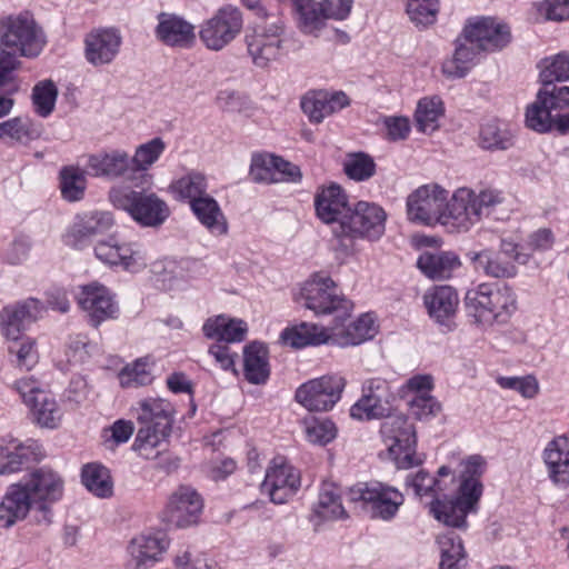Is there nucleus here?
Returning a JSON list of instances; mask_svg holds the SVG:
<instances>
[{
    "label": "nucleus",
    "mask_w": 569,
    "mask_h": 569,
    "mask_svg": "<svg viewBox=\"0 0 569 569\" xmlns=\"http://www.w3.org/2000/svg\"><path fill=\"white\" fill-rule=\"evenodd\" d=\"M463 302L467 317L482 329L506 323L517 310V296L510 287L487 282L468 289Z\"/></svg>",
    "instance_id": "2"
},
{
    "label": "nucleus",
    "mask_w": 569,
    "mask_h": 569,
    "mask_svg": "<svg viewBox=\"0 0 569 569\" xmlns=\"http://www.w3.org/2000/svg\"><path fill=\"white\" fill-rule=\"evenodd\" d=\"M406 483L413 489L415 495L418 497L436 496L445 490L441 481L425 470H419L415 475H409L406 479Z\"/></svg>",
    "instance_id": "61"
},
{
    "label": "nucleus",
    "mask_w": 569,
    "mask_h": 569,
    "mask_svg": "<svg viewBox=\"0 0 569 569\" xmlns=\"http://www.w3.org/2000/svg\"><path fill=\"white\" fill-rule=\"evenodd\" d=\"M268 348L260 342H252L243 350V375L253 385H263L270 376Z\"/></svg>",
    "instance_id": "36"
},
{
    "label": "nucleus",
    "mask_w": 569,
    "mask_h": 569,
    "mask_svg": "<svg viewBox=\"0 0 569 569\" xmlns=\"http://www.w3.org/2000/svg\"><path fill=\"white\" fill-rule=\"evenodd\" d=\"M417 266L431 279H448L460 267V261L453 252H425L418 258Z\"/></svg>",
    "instance_id": "39"
},
{
    "label": "nucleus",
    "mask_w": 569,
    "mask_h": 569,
    "mask_svg": "<svg viewBox=\"0 0 569 569\" xmlns=\"http://www.w3.org/2000/svg\"><path fill=\"white\" fill-rule=\"evenodd\" d=\"M164 149V141L158 137L137 147L133 157H131L136 179L139 173L143 176V172L158 161Z\"/></svg>",
    "instance_id": "50"
},
{
    "label": "nucleus",
    "mask_w": 569,
    "mask_h": 569,
    "mask_svg": "<svg viewBox=\"0 0 569 569\" xmlns=\"http://www.w3.org/2000/svg\"><path fill=\"white\" fill-rule=\"evenodd\" d=\"M274 156L268 153H258L252 157L250 164V177L258 183H277L280 178L274 171Z\"/></svg>",
    "instance_id": "58"
},
{
    "label": "nucleus",
    "mask_w": 569,
    "mask_h": 569,
    "mask_svg": "<svg viewBox=\"0 0 569 569\" xmlns=\"http://www.w3.org/2000/svg\"><path fill=\"white\" fill-rule=\"evenodd\" d=\"M77 301L93 327L114 318L118 306L104 286L93 282L82 286L77 293Z\"/></svg>",
    "instance_id": "20"
},
{
    "label": "nucleus",
    "mask_w": 569,
    "mask_h": 569,
    "mask_svg": "<svg viewBox=\"0 0 569 569\" xmlns=\"http://www.w3.org/2000/svg\"><path fill=\"white\" fill-rule=\"evenodd\" d=\"M169 543L163 535H140L128 547L129 569H150L167 550Z\"/></svg>",
    "instance_id": "27"
},
{
    "label": "nucleus",
    "mask_w": 569,
    "mask_h": 569,
    "mask_svg": "<svg viewBox=\"0 0 569 569\" xmlns=\"http://www.w3.org/2000/svg\"><path fill=\"white\" fill-rule=\"evenodd\" d=\"M461 465V481L457 498L445 501L436 498L430 506V512L438 521L453 528L466 527L467 515L475 510L483 490L480 477L485 470V459L476 455Z\"/></svg>",
    "instance_id": "1"
},
{
    "label": "nucleus",
    "mask_w": 569,
    "mask_h": 569,
    "mask_svg": "<svg viewBox=\"0 0 569 569\" xmlns=\"http://www.w3.org/2000/svg\"><path fill=\"white\" fill-rule=\"evenodd\" d=\"M191 211L199 222L212 234L222 236L228 231L227 219L218 203L210 194L194 200L190 204Z\"/></svg>",
    "instance_id": "35"
},
{
    "label": "nucleus",
    "mask_w": 569,
    "mask_h": 569,
    "mask_svg": "<svg viewBox=\"0 0 569 569\" xmlns=\"http://www.w3.org/2000/svg\"><path fill=\"white\" fill-rule=\"evenodd\" d=\"M156 37L169 47H190L194 39V27L182 17L161 12L158 14Z\"/></svg>",
    "instance_id": "31"
},
{
    "label": "nucleus",
    "mask_w": 569,
    "mask_h": 569,
    "mask_svg": "<svg viewBox=\"0 0 569 569\" xmlns=\"http://www.w3.org/2000/svg\"><path fill=\"white\" fill-rule=\"evenodd\" d=\"M315 515L323 520H337L347 517L341 502L339 488L333 483H325L320 490Z\"/></svg>",
    "instance_id": "43"
},
{
    "label": "nucleus",
    "mask_w": 569,
    "mask_h": 569,
    "mask_svg": "<svg viewBox=\"0 0 569 569\" xmlns=\"http://www.w3.org/2000/svg\"><path fill=\"white\" fill-rule=\"evenodd\" d=\"M174 193L182 200H188L189 204L197 199L207 196V179L204 174L192 171L174 181L171 186Z\"/></svg>",
    "instance_id": "49"
},
{
    "label": "nucleus",
    "mask_w": 569,
    "mask_h": 569,
    "mask_svg": "<svg viewBox=\"0 0 569 569\" xmlns=\"http://www.w3.org/2000/svg\"><path fill=\"white\" fill-rule=\"evenodd\" d=\"M387 213L375 202L358 201L342 220L341 230H333L337 237L379 240L386 231Z\"/></svg>",
    "instance_id": "11"
},
{
    "label": "nucleus",
    "mask_w": 569,
    "mask_h": 569,
    "mask_svg": "<svg viewBox=\"0 0 569 569\" xmlns=\"http://www.w3.org/2000/svg\"><path fill=\"white\" fill-rule=\"evenodd\" d=\"M96 257L106 264L120 266L123 270L136 273L148 264L146 248L138 242L118 243L113 239L100 241L94 247Z\"/></svg>",
    "instance_id": "16"
},
{
    "label": "nucleus",
    "mask_w": 569,
    "mask_h": 569,
    "mask_svg": "<svg viewBox=\"0 0 569 569\" xmlns=\"http://www.w3.org/2000/svg\"><path fill=\"white\" fill-rule=\"evenodd\" d=\"M37 137L38 132L32 128L28 119L16 117L0 123V139L22 142Z\"/></svg>",
    "instance_id": "59"
},
{
    "label": "nucleus",
    "mask_w": 569,
    "mask_h": 569,
    "mask_svg": "<svg viewBox=\"0 0 569 569\" xmlns=\"http://www.w3.org/2000/svg\"><path fill=\"white\" fill-rule=\"evenodd\" d=\"M22 482L28 486L41 513L42 518L37 520L50 522L51 512L46 502H53L61 497L63 487L61 478L50 469L40 468L32 471L28 479H22Z\"/></svg>",
    "instance_id": "21"
},
{
    "label": "nucleus",
    "mask_w": 569,
    "mask_h": 569,
    "mask_svg": "<svg viewBox=\"0 0 569 569\" xmlns=\"http://www.w3.org/2000/svg\"><path fill=\"white\" fill-rule=\"evenodd\" d=\"M346 93L328 91H310L301 99V109L311 122L320 123L326 117L331 116L349 106Z\"/></svg>",
    "instance_id": "32"
},
{
    "label": "nucleus",
    "mask_w": 569,
    "mask_h": 569,
    "mask_svg": "<svg viewBox=\"0 0 569 569\" xmlns=\"http://www.w3.org/2000/svg\"><path fill=\"white\" fill-rule=\"evenodd\" d=\"M409 413L418 420H429L441 411L440 402L432 396H413L408 400Z\"/></svg>",
    "instance_id": "62"
},
{
    "label": "nucleus",
    "mask_w": 569,
    "mask_h": 569,
    "mask_svg": "<svg viewBox=\"0 0 569 569\" xmlns=\"http://www.w3.org/2000/svg\"><path fill=\"white\" fill-rule=\"evenodd\" d=\"M46 44V33L31 13L24 11L0 18V49L34 59Z\"/></svg>",
    "instance_id": "5"
},
{
    "label": "nucleus",
    "mask_w": 569,
    "mask_h": 569,
    "mask_svg": "<svg viewBox=\"0 0 569 569\" xmlns=\"http://www.w3.org/2000/svg\"><path fill=\"white\" fill-rule=\"evenodd\" d=\"M136 412L140 428L133 449L146 459L157 457L153 450L170 436L174 409L164 399L147 398L138 402Z\"/></svg>",
    "instance_id": "4"
},
{
    "label": "nucleus",
    "mask_w": 569,
    "mask_h": 569,
    "mask_svg": "<svg viewBox=\"0 0 569 569\" xmlns=\"http://www.w3.org/2000/svg\"><path fill=\"white\" fill-rule=\"evenodd\" d=\"M21 398L22 402L29 408L34 405L46 390L41 383L33 377H22L17 379L10 386Z\"/></svg>",
    "instance_id": "64"
},
{
    "label": "nucleus",
    "mask_w": 569,
    "mask_h": 569,
    "mask_svg": "<svg viewBox=\"0 0 569 569\" xmlns=\"http://www.w3.org/2000/svg\"><path fill=\"white\" fill-rule=\"evenodd\" d=\"M37 506L29 488L22 480L7 489L0 503V527L10 528L26 518L32 506Z\"/></svg>",
    "instance_id": "28"
},
{
    "label": "nucleus",
    "mask_w": 569,
    "mask_h": 569,
    "mask_svg": "<svg viewBox=\"0 0 569 569\" xmlns=\"http://www.w3.org/2000/svg\"><path fill=\"white\" fill-rule=\"evenodd\" d=\"M346 320L347 318L343 321H337L332 327V343L340 347L357 346L372 339L377 332L375 319L368 313L360 316L348 326H345Z\"/></svg>",
    "instance_id": "33"
},
{
    "label": "nucleus",
    "mask_w": 569,
    "mask_h": 569,
    "mask_svg": "<svg viewBox=\"0 0 569 569\" xmlns=\"http://www.w3.org/2000/svg\"><path fill=\"white\" fill-rule=\"evenodd\" d=\"M343 171L355 181L369 180L376 173V163L371 156L365 152H352L346 156Z\"/></svg>",
    "instance_id": "52"
},
{
    "label": "nucleus",
    "mask_w": 569,
    "mask_h": 569,
    "mask_svg": "<svg viewBox=\"0 0 569 569\" xmlns=\"http://www.w3.org/2000/svg\"><path fill=\"white\" fill-rule=\"evenodd\" d=\"M203 508L201 496L190 486H179L169 497L166 507L167 521L177 528L198 522Z\"/></svg>",
    "instance_id": "18"
},
{
    "label": "nucleus",
    "mask_w": 569,
    "mask_h": 569,
    "mask_svg": "<svg viewBox=\"0 0 569 569\" xmlns=\"http://www.w3.org/2000/svg\"><path fill=\"white\" fill-rule=\"evenodd\" d=\"M81 479L84 487L99 498H109L113 483L109 470L99 463H88L82 468Z\"/></svg>",
    "instance_id": "46"
},
{
    "label": "nucleus",
    "mask_w": 569,
    "mask_h": 569,
    "mask_svg": "<svg viewBox=\"0 0 569 569\" xmlns=\"http://www.w3.org/2000/svg\"><path fill=\"white\" fill-rule=\"evenodd\" d=\"M546 92L538 91L536 100L526 110V124L528 128L545 133L553 128V107L546 100Z\"/></svg>",
    "instance_id": "42"
},
{
    "label": "nucleus",
    "mask_w": 569,
    "mask_h": 569,
    "mask_svg": "<svg viewBox=\"0 0 569 569\" xmlns=\"http://www.w3.org/2000/svg\"><path fill=\"white\" fill-rule=\"evenodd\" d=\"M300 488V472L287 462L283 457H277L267 469L261 483V491L269 495L273 503H286Z\"/></svg>",
    "instance_id": "15"
},
{
    "label": "nucleus",
    "mask_w": 569,
    "mask_h": 569,
    "mask_svg": "<svg viewBox=\"0 0 569 569\" xmlns=\"http://www.w3.org/2000/svg\"><path fill=\"white\" fill-rule=\"evenodd\" d=\"M389 411V403L363 392V396L351 407L350 416L358 420H371L386 417Z\"/></svg>",
    "instance_id": "53"
},
{
    "label": "nucleus",
    "mask_w": 569,
    "mask_h": 569,
    "mask_svg": "<svg viewBox=\"0 0 569 569\" xmlns=\"http://www.w3.org/2000/svg\"><path fill=\"white\" fill-rule=\"evenodd\" d=\"M302 305L315 315L336 313L337 321H343L350 316L353 305L345 298L333 282L325 273L312 274L300 291Z\"/></svg>",
    "instance_id": "8"
},
{
    "label": "nucleus",
    "mask_w": 569,
    "mask_h": 569,
    "mask_svg": "<svg viewBox=\"0 0 569 569\" xmlns=\"http://www.w3.org/2000/svg\"><path fill=\"white\" fill-rule=\"evenodd\" d=\"M119 382L123 388H136L147 386L152 381V375L149 363L144 360H137L132 365L126 366L119 372Z\"/></svg>",
    "instance_id": "57"
},
{
    "label": "nucleus",
    "mask_w": 569,
    "mask_h": 569,
    "mask_svg": "<svg viewBox=\"0 0 569 569\" xmlns=\"http://www.w3.org/2000/svg\"><path fill=\"white\" fill-rule=\"evenodd\" d=\"M315 207L318 218L325 223H338V231L341 230L342 220L351 209L348 203V196L337 183L323 187L315 198Z\"/></svg>",
    "instance_id": "25"
},
{
    "label": "nucleus",
    "mask_w": 569,
    "mask_h": 569,
    "mask_svg": "<svg viewBox=\"0 0 569 569\" xmlns=\"http://www.w3.org/2000/svg\"><path fill=\"white\" fill-rule=\"evenodd\" d=\"M284 345L292 348H303L307 346H318L332 342V328L327 329L315 323L303 322L293 328L286 329L281 333Z\"/></svg>",
    "instance_id": "37"
},
{
    "label": "nucleus",
    "mask_w": 569,
    "mask_h": 569,
    "mask_svg": "<svg viewBox=\"0 0 569 569\" xmlns=\"http://www.w3.org/2000/svg\"><path fill=\"white\" fill-rule=\"evenodd\" d=\"M345 387L343 377L322 376L302 383L296 390L295 399L309 411H328L340 400Z\"/></svg>",
    "instance_id": "14"
},
{
    "label": "nucleus",
    "mask_w": 569,
    "mask_h": 569,
    "mask_svg": "<svg viewBox=\"0 0 569 569\" xmlns=\"http://www.w3.org/2000/svg\"><path fill=\"white\" fill-rule=\"evenodd\" d=\"M423 302L429 316L437 323L451 329V321L459 305L458 293L452 287L436 286L431 288L425 293Z\"/></svg>",
    "instance_id": "30"
},
{
    "label": "nucleus",
    "mask_w": 569,
    "mask_h": 569,
    "mask_svg": "<svg viewBox=\"0 0 569 569\" xmlns=\"http://www.w3.org/2000/svg\"><path fill=\"white\" fill-rule=\"evenodd\" d=\"M441 560L440 569H462L466 551L461 538L453 531H448L438 537Z\"/></svg>",
    "instance_id": "44"
},
{
    "label": "nucleus",
    "mask_w": 569,
    "mask_h": 569,
    "mask_svg": "<svg viewBox=\"0 0 569 569\" xmlns=\"http://www.w3.org/2000/svg\"><path fill=\"white\" fill-rule=\"evenodd\" d=\"M58 88L52 80H42L32 89V102L40 117H48L54 110Z\"/></svg>",
    "instance_id": "54"
},
{
    "label": "nucleus",
    "mask_w": 569,
    "mask_h": 569,
    "mask_svg": "<svg viewBox=\"0 0 569 569\" xmlns=\"http://www.w3.org/2000/svg\"><path fill=\"white\" fill-rule=\"evenodd\" d=\"M87 168L93 177L98 178L124 179L127 181L136 179L131 156L121 149L90 154Z\"/></svg>",
    "instance_id": "22"
},
{
    "label": "nucleus",
    "mask_w": 569,
    "mask_h": 569,
    "mask_svg": "<svg viewBox=\"0 0 569 569\" xmlns=\"http://www.w3.org/2000/svg\"><path fill=\"white\" fill-rule=\"evenodd\" d=\"M505 198L501 191L485 188L479 192L461 187L448 196L443 227L453 232H468L485 217L491 216Z\"/></svg>",
    "instance_id": "3"
},
{
    "label": "nucleus",
    "mask_w": 569,
    "mask_h": 569,
    "mask_svg": "<svg viewBox=\"0 0 569 569\" xmlns=\"http://www.w3.org/2000/svg\"><path fill=\"white\" fill-rule=\"evenodd\" d=\"M497 382L501 388L515 390L527 399H532L539 391V383L532 376L499 377Z\"/></svg>",
    "instance_id": "63"
},
{
    "label": "nucleus",
    "mask_w": 569,
    "mask_h": 569,
    "mask_svg": "<svg viewBox=\"0 0 569 569\" xmlns=\"http://www.w3.org/2000/svg\"><path fill=\"white\" fill-rule=\"evenodd\" d=\"M350 500L361 501L372 519H393L405 502L403 495L395 487L380 481L361 482L349 491Z\"/></svg>",
    "instance_id": "9"
},
{
    "label": "nucleus",
    "mask_w": 569,
    "mask_h": 569,
    "mask_svg": "<svg viewBox=\"0 0 569 569\" xmlns=\"http://www.w3.org/2000/svg\"><path fill=\"white\" fill-rule=\"evenodd\" d=\"M513 144V136L502 123L489 120L481 124L479 146L486 150H507Z\"/></svg>",
    "instance_id": "48"
},
{
    "label": "nucleus",
    "mask_w": 569,
    "mask_h": 569,
    "mask_svg": "<svg viewBox=\"0 0 569 569\" xmlns=\"http://www.w3.org/2000/svg\"><path fill=\"white\" fill-rule=\"evenodd\" d=\"M305 431L308 441L317 445H327L337 437V427L329 419L315 417L303 420Z\"/></svg>",
    "instance_id": "56"
},
{
    "label": "nucleus",
    "mask_w": 569,
    "mask_h": 569,
    "mask_svg": "<svg viewBox=\"0 0 569 569\" xmlns=\"http://www.w3.org/2000/svg\"><path fill=\"white\" fill-rule=\"evenodd\" d=\"M114 208L126 211L142 227L158 228L170 216L166 201L153 192L136 191L123 186H113L108 192Z\"/></svg>",
    "instance_id": "6"
},
{
    "label": "nucleus",
    "mask_w": 569,
    "mask_h": 569,
    "mask_svg": "<svg viewBox=\"0 0 569 569\" xmlns=\"http://www.w3.org/2000/svg\"><path fill=\"white\" fill-rule=\"evenodd\" d=\"M31 413L38 425L44 428H57L61 421L62 412L56 399L47 391L30 407Z\"/></svg>",
    "instance_id": "51"
},
{
    "label": "nucleus",
    "mask_w": 569,
    "mask_h": 569,
    "mask_svg": "<svg viewBox=\"0 0 569 569\" xmlns=\"http://www.w3.org/2000/svg\"><path fill=\"white\" fill-rule=\"evenodd\" d=\"M481 51L482 49H478L476 42L466 37V29H463V36L458 39L453 57L442 64L443 73L448 78H463L476 63L477 56Z\"/></svg>",
    "instance_id": "34"
},
{
    "label": "nucleus",
    "mask_w": 569,
    "mask_h": 569,
    "mask_svg": "<svg viewBox=\"0 0 569 569\" xmlns=\"http://www.w3.org/2000/svg\"><path fill=\"white\" fill-rule=\"evenodd\" d=\"M42 458L41 446L36 440L21 442L14 438H0V476L20 472Z\"/></svg>",
    "instance_id": "17"
},
{
    "label": "nucleus",
    "mask_w": 569,
    "mask_h": 569,
    "mask_svg": "<svg viewBox=\"0 0 569 569\" xmlns=\"http://www.w3.org/2000/svg\"><path fill=\"white\" fill-rule=\"evenodd\" d=\"M60 191L68 202L80 201L87 189L86 172L76 166H66L60 170Z\"/></svg>",
    "instance_id": "47"
},
{
    "label": "nucleus",
    "mask_w": 569,
    "mask_h": 569,
    "mask_svg": "<svg viewBox=\"0 0 569 569\" xmlns=\"http://www.w3.org/2000/svg\"><path fill=\"white\" fill-rule=\"evenodd\" d=\"M293 10L299 28L305 33L313 34L320 31L328 19L322 2L315 0H293Z\"/></svg>",
    "instance_id": "41"
},
{
    "label": "nucleus",
    "mask_w": 569,
    "mask_h": 569,
    "mask_svg": "<svg viewBox=\"0 0 569 569\" xmlns=\"http://www.w3.org/2000/svg\"><path fill=\"white\" fill-rule=\"evenodd\" d=\"M203 335L220 342H240L247 333V325L242 320L228 318L223 315L209 318L203 325Z\"/></svg>",
    "instance_id": "38"
},
{
    "label": "nucleus",
    "mask_w": 569,
    "mask_h": 569,
    "mask_svg": "<svg viewBox=\"0 0 569 569\" xmlns=\"http://www.w3.org/2000/svg\"><path fill=\"white\" fill-rule=\"evenodd\" d=\"M113 224L114 218L110 211H86L76 217L68 237L74 247L81 248L92 238L108 232Z\"/></svg>",
    "instance_id": "24"
},
{
    "label": "nucleus",
    "mask_w": 569,
    "mask_h": 569,
    "mask_svg": "<svg viewBox=\"0 0 569 569\" xmlns=\"http://www.w3.org/2000/svg\"><path fill=\"white\" fill-rule=\"evenodd\" d=\"M465 29L466 37L476 42L478 49L487 52L501 50L511 40L509 27L489 17L469 21Z\"/></svg>",
    "instance_id": "23"
},
{
    "label": "nucleus",
    "mask_w": 569,
    "mask_h": 569,
    "mask_svg": "<svg viewBox=\"0 0 569 569\" xmlns=\"http://www.w3.org/2000/svg\"><path fill=\"white\" fill-rule=\"evenodd\" d=\"M242 29V14L237 7L224 6L200 26L199 37L213 51L222 50Z\"/></svg>",
    "instance_id": "13"
},
{
    "label": "nucleus",
    "mask_w": 569,
    "mask_h": 569,
    "mask_svg": "<svg viewBox=\"0 0 569 569\" xmlns=\"http://www.w3.org/2000/svg\"><path fill=\"white\" fill-rule=\"evenodd\" d=\"M470 260L475 263L477 270H482L492 278H511L516 276L517 268L513 262L502 258L490 249L468 253Z\"/></svg>",
    "instance_id": "40"
},
{
    "label": "nucleus",
    "mask_w": 569,
    "mask_h": 569,
    "mask_svg": "<svg viewBox=\"0 0 569 569\" xmlns=\"http://www.w3.org/2000/svg\"><path fill=\"white\" fill-rule=\"evenodd\" d=\"M290 41L281 20L259 27L247 36L248 52L259 68H266L271 61L278 60L289 49Z\"/></svg>",
    "instance_id": "12"
},
{
    "label": "nucleus",
    "mask_w": 569,
    "mask_h": 569,
    "mask_svg": "<svg viewBox=\"0 0 569 569\" xmlns=\"http://www.w3.org/2000/svg\"><path fill=\"white\" fill-rule=\"evenodd\" d=\"M84 58L93 67L112 63L120 52L122 36L117 28H97L86 34Z\"/></svg>",
    "instance_id": "19"
},
{
    "label": "nucleus",
    "mask_w": 569,
    "mask_h": 569,
    "mask_svg": "<svg viewBox=\"0 0 569 569\" xmlns=\"http://www.w3.org/2000/svg\"><path fill=\"white\" fill-rule=\"evenodd\" d=\"M569 80V53L561 52L541 62L540 81L552 84L555 81Z\"/></svg>",
    "instance_id": "55"
},
{
    "label": "nucleus",
    "mask_w": 569,
    "mask_h": 569,
    "mask_svg": "<svg viewBox=\"0 0 569 569\" xmlns=\"http://www.w3.org/2000/svg\"><path fill=\"white\" fill-rule=\"evenodd\" d=\"M380 433L387 448L388 458L398 469H409L423 462L416 452V430L406 416L387 415L381 423Z\"/></svg>",
    "instance_id": "7"
},
{
    "label": "nucleus",
    "mask_w": 569,
    "mask_h": 569,
    "mask_svg": "<svg viewBox=\"0 0 569 569\" xmlns=\"http://www.w3.org/2000/svg\"><path fill=\"white\" fill-rule=\"evenodd\" d=\"M44 311L42 302L34 298L6 307L0 315L4 335L12 340L19 339V332L24 329L26 325L37 321Z\"/></svg>",
    "instance_id": "29"
},
{
    "label": "nucleus",
    "mask_w": 569,
    "mask_h": 569,
    "mask_svg": "<svg viewBox=\"0 0 569 569\" xmlns=\"http://www.w3.org/2000/svg\"><path fill=\"white\" fill-rule=\"evenodd\" d=\"M438 0H409L407 13L417 26H428L436 21Z\"/></svg>",
    "instance_id": "60"
},
{
    "label": "nucleus",
    "mask_w": 569,
    "mask_h": 569,
    "mask_svg": "<svg viewBox=\"0 0 569 569\" xmlns=\"http://www.w3.org/2000/svg\"><path fill=\"white\" fill-rule=\"evenodd\" d=\"M449 191L438 183L420 186L407 198V217L415 223L443 226Z\"/></svg>",
    "instance_id": "10"
},
{
    "label": "nucleus",
    "mask_w": 569,
    "mask_h": 569,
    "mask_svg": "<svg viewBox=\"0 0 569 569\" xmlns=\"http://www.w3.org/2000/svg\"><path fill=\"white\" fill-rule=\"evenodd\" d=\"M542 459L550 480L569 487V432L552 438L542 451Z\"/></svg>",
    "instance_id": "26"
},
{
    "label": "nucleus",
    "mask_w": 569,
    "mask_h": 569,
    "mask_svg": "<svg viewBox=\"0 0 569 569\" xmlns=\"http://www.w3.org/2000/svg\"><path fill=\"white\" fill-rule=\"evenodd\" d=\"M445 113L442 100L438 97H426L419 100L415 120L419 131L432 133L439 128V120Z\"/></svg>",
    "instance_id": "45"
}]
</instances>
